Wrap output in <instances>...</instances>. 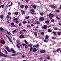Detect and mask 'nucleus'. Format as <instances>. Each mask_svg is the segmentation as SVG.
Returning a JSON list of instances; mask_svg holds the SVG:
<instances>
[{
    "mask_svg": "<svg viewBox=\"0 0 61 61\" xmlns=\"http://www.w3.org/2000/svg\"><path fill=\"white\" fill-rule=\"evenodd\" d=\"M47 16L48 17H50V19H52L54 16V15H53L52 14L50 13L49 15H47Z\"/></svg>",
    "mask_w": 61,
    "mask_h": 61,
    "instance_id": "2",
    "label": "nucleus"
},
{
    "mask_svg": "<svg viewBox=\"0 0 61 61\" xmlns=\"http://www.w3.org/2000/svg\"><path fill=\"white\" fill-rule=\"evenodd\" d=\"M42 28H44V29H46L47 28V26L46 25H44L42 27Z\"/></svg>",
    "mask_w": 61,
    "mask_h": 61,
    "instance_id": "8",
    "label": "nucleus"
},
{
    "mask_svg": "<svg viewBox=\"0 0 61 61\" xmlns=\"http://www.w3.org/2000/svg\"><path fill=\"white\" fill-rule=\"evenodd\" d=\"M50 6L52 8H56V7L54 5H50Z\"/></svg>",
    "mask_w": 61,
    "mask_h": 61,
    "instance_id": "16",
    "label": "nucleus"
},
{
    "mask_svg": "<svg viewBox=\"0 0 61 61\" xmlns=\"http://www.w3.org/2000/svg\"><path fill=\"white\" fill-rule=\"evenodd\" d=\"M44 41L45 42H48V41H46V39H45Z\"/></svg>",
    "mask_w": 61,
    "mask_h": 61,
    "instance_id": "44",
    "label": "nucleus"
},
{
    "mask_svg": "<svg viewBox=\"0 0 61 61\" xmlns=\"http://www.w3.org/2000/svg\"><path fill=\"white\" fill-rule=\"evenodd\" d=\"M34 35L35 36H37V34H36V32H34Z\"/></svg>",
    "mask_w": 61,
    "mask_h": 61,
    "instance_id": "32",
    "label": "nucleus"
},
{
    "mask_svg": "<svg viewBox=\"0 0 61 61\" xmlns=\"http://www.w3.org/2000/svg\"><path fill=\"white\" fill-rule=\"evenodd\" d=\"M33 45H32V44H30L29 45V47H32Z\"/></svg>",
    "mask_w": 61,
    "mask_h": 61,
    "instance_id": "30",
    "label": "nucleus"
},
{
    "mask_svg": "<svg viewBox=\"0 0 61 61\" xmlns=\"http://www.w3.org/2000/svg\"><path fill=\"white\" fill-rule=\"evenodd\" d=\"M19 26H21V23H20L19 24Z\"/></svg>",
    "mask_w": 61,
    "mask_h": 61,
    "instance_id": "60",
    "label": "nucleus"
},
{
    "mask_svg": "<svg viewBox=\"0 0 61 61\" xmlns=\"http://www.w3.org/2000/svg\"><path fill=\"white\" fill-rule=\"evenodd\" d=\"M27 22L26 21H23V24H25L27 23Z\"/></svg>",
    "mask_w": 61,
    "mask_h": 61,
    "instance_id": "28",
    "label": "nucleus"
},
{
    "mask_svg": "<svg viewBox=\"0 0 61 61\" xmlns=\"http://www.w3.org/2000/svg\"><path fill=\"white\" fill-rule=\"evenodd\" d=\"M17 18H16L15 19H14L13 20V21H15L17 20Z\"/></svg>",
    "mask_w": 61,
    "mask_h": 61,
    "instance_id": "40",
    "label": "nucleus"
},
{
    "mask_svg": "<svg viewBox=\"0 0 61 61\" xmlns=\"http://www.w3.org/2000/svg\"><path fill=\"white\" fill-rule=\"evenodd\" d=\"M56 18L57 19H58V20H60V18H58V16H56Z\"/></svg>",
    "mask_w": 61,
    "mask_h": 61,
    "instance_id": "37",
    "label": "nucleus"
},
{
    "mask_svg": "<svg viewBox=\"0 0 61 61\" xmlns=\"http://www.w3.org/2000/svg\"><path fill=\"white\" fill-rule=\"evenodd\" d=\"M52 33L53 34H55V35H56V32H53Z\"/></svg>",
    "mask_w": 61,
    "mask_h": 61,
    "instance_id": "47",
    "label": "nucleus"
},
{
    "mask_svg": "<svg viewBox=\"0 0 61 61\" xmlns=\"http://www.w3.org/2000/svg\"><path fill=\"white\" fill-rule=\"evenodd\" d=\"M11 26H13L14 25H15V23H14V22H11Z\"/></svg>",
    "mask_w": 61,
    "mask_h": 61,
    "instance_id": "21",
    "label": "nucleus"
},
{
    "mask_svg": "<svg viewBox=\"0 0 61 61\" xmlns=\"http://www.w3.org/2000/svg\"><path fill=\"white\" fill-rule=\"evenodd\" d=\"M51 22H54V19H52V20H51Z\"/></svg>",
    "mask_w": 61,
    "mask_h": 61,
    "instance_id": "48",
    "label": "nucleus"
},
{
    "mask_svg": "<svg viewBox=\"0 0 61 61\" xmlns=\"http://www.w3.org/2000/svg\"><path fill=\"white\" fill-rule=\"evenodd\" d=\"M45 23L46 24H49V21H46L45 22Z\"/></svg>",
    "mask_w": 61,
    "mask_h": 61,
    "instance_id": "22",
    "label": "nucleus"
},
{
    "mask_svg": "<svg viewBox=\"0 0 61 61\" xmlns=\"http://www.w3.org/2000/svg\"><path fill=\"white\" fill-rule=\"evenodd\" d=\"M1 43L3 45H4L5 44V41L4 40H1Z\"/></svg>",
    "mask_w": 61,
    "mask_h": 61,
    "instance_id": "3",
    "label": "nucleus"
},
{
    "mask_svg": "<svg viewBox=\"0 0 61 61\" xmlns=\"http://www.w3.org/2000/svg\"><path fill=\"white\" fill-rule=\"evenodd\" d=\"M31 25L32 26H34V25L33 24H31Z\"/></svg>",
    "mask_w": 61,
    "mask_h": 61,
    "instance_id": "64",
    "label": "nucleus"
},
{
    "mask_svg": "<svg viewBox=\"0 0 61 61\" xmlns=\"http://www.w3.org/2000/svg\"><path fill=\"white\" fill-rule=\"evenodd\" d=\"M0 30L1 32H3V31L4 30V29L2 27H1L0 28Z\"/></svg>",
    "mask_w": 61,
    "mask_h": 61,
    "instance_id": "14",
    "label": "nucleus"
},
{
    "mask_svg": "<svg viewBox=\"0 0 61 61\" xmlns=\"http://www.w3.org/2000/svg\"><path fill=\"white\" fill-rule=\"evenodd\" d=\"M52 39H56V38H55L54 37H52Z\"/></svg>",
    "mask_w": 61,
    "mask_h": 61,
    "instance_id": "43",
    "label": "nucleus"
},
{
    "mask_svg": "<svg viewBox=\"0 0 61 61\" xmlns=\"http://www.w3.org/2000/svg\"><path fill=\"white\" fill-rule=\"evenodd\" d=\"M16 31V30H15L12 31V33H15Z\"/></svg>",
    "mask_w": 61,
    "mask_h": 61,
    "instance_id": "29",
    "label": "nucleus"
},
{
    "mask_svg": "<svg viewBox=\"0 0 61 61\" xmlns=\"http://www.w3.org/2000/svg\"><path fill=\"white\" fill-rule=\"evenodd\" d=\"M22 45L23 46H25V48H28V46H27V45L25 43H23Z\"/></svg>",
    "mask_w": 61,
    "mask_h": 61,
    "instance_id": "7",
    "label": "nucleus"
},
{
    "mask_svg": "<svg viewBox=\"0 0 61 61\" xmlns=\"http://www.w3.org/2000/svg\"><path fill=\"white\" fill-rule=\"evenodd\" d=\"M7 18H9V16L7 15L6 16Z\"/></svg>",
    "mask_w": 61,
    "mask_h": 61,
    "instance_id": "42",
    "label": "nucleus"
},
{
    "mask_svg": "<svg viewBox=\"0 0 61 61\" xmlns=\"http://www.w3.org/2000/svg\"><path fill=\"white\" fill-rule=\"evenodd\" d=\"M33 47H38V44H36V45H33Z\"/></svg>",
    "mask_w": 61,
    "mask_h": 61,
    "instance_id": "9",
    "label": "nucleus"
},
{
    "mask_svg": "<svg viewBox=\"0 0 61 61\" xmlns=\"http://www.w3.org/2000/svg\"><path fill=\"white\" fill-rule=\"evenodd\" d=\"M0 17L1 18V19H2V20L3 18L4 17V16H3V15H1L0 16Z\"/></svg>",
    "mask_w": 61,
    "mask_h": 61,
    "instance_id": "18",
    "label": "nucleus"
},
{
    "mask_svg": "<svg viewBox=\"0 0 61 61\" xmlns=\"http://www.w3.org/2000/svg\"><path fill=\"white\" fill-rule=\"evenodd\" d=\"M32 7L34 9H36V5H33Z\"/></svg>",
    "mask_w": 61,
    "mask_h": 61,
    "instance_id": "15",
    "label": "nucleus"
},
{
    "mask_svg": "<svg viewBox=\"0 0 61 61\" xmlns=\"http://www.w3.org/2000/svg\"><path fill=\"white\" fill-rule=\"evenodd\" d=\"M46 38L45 39H47L49 38V37L47 36V35H46L45 36Z\"/></svg>",
    "mask_w": 61,
    "mask_h": 61,
    "instance_id": "19",
    "label": "nucleus"
},
{
    "mask_svg": "<svg viewBox=\"0 0 61 61\" xmlns=\"http://www.w3.org/2000/svg\"><path fill=\"white\" fill-rule=\"evenodd\" d=\"M8 15H11V13L10 12H8Z\"/></svg>",
    "mask_w": 61,
    "mask_h": 61,
    "instance_id": "49",
    "label": "nucleus"
},
{
    "mask_svg": "<svg viewBox=\"0 0 61 61\" xmlns=\"http://www.w3.org/2000/svg\"><path fill=\"white\" fill-rule=\"evenodd\" d=\"M12 53H15L16 52V51H14L12 52Z\"/></svg>",
    "mask_w": 61,
    "mask_h": 61,
    "instance_id": "41",
    "label": "nucleus"
},
{
    "mask_svg": "<svg viewBox=\"0 0 61 61\" xmlns=\"http://www.w3.org/2000/svg\"><path fill=\"white\" fill-rule=\"evenodd\" d=\"M26 2L27 3H28V2H29V0H26Z\"/></svg>",
    "mask_w": 61,
    "mask_h": 61,
    "instance_id": "62",
    "label": "nucleus"
},
{
    "mask_svg": "<svg viewBox=\"0 0 61 61\" xmlns=\"http://www.w3.org/2000/svg\"><path fill=\"white\" fill-rule=\"evenodd\" d=\"M12 56H16V53L13 54Z\"/></svg>",
    "mask_w": 61,
    "mask_h": 61,
    "instance_id": "27",
    "label": "nucleus"
},
{
    "mask_svg": "<svg viewBox=\"0 0 61 61\" xmlns=\"http://www.w3.org/2000/svg\"><path fill=\"white\" fill-rule=\"evenodd\" d=\"M8 51L9 52H12V51H11V50H10V49H9V50L7 51Z\"/></svg>",
    "mask_w": 61,
    "mask_h": 61,
    "instance_id": "35",
    "label": "nucleus"
},
{
    "mask_svg": "<svg viewBox=\"0 0 61 61\" xmlns=\"http://www.w3.org/2000/svg\"><path fill=\"white\" fill-rule=\"evenodd\" d=\"M7 33L8 35H11V34L10 32H7Z\"/></svg>",
    "mask_w": 61,
    "mask_h": 61,
    "instance_id": "33",
    "label": "nucleus"
},
{
    "mask_svg": "<svg viewBox=\"0 0 61 61\" xmlns=\"http://www.w3.org/2000/svg\"><path fill=\"white\" fill-rule=\"evenodd\" d=\"M17 43H19V40H18L17 41Z\"/></svg>",
    "mask_w": 61,
    "mask_h": 61,
    "instance_id": "61",
    "label": "nucleus"
},
{
    "mask_svg": "<svg viewBox=\"0 0 61 61\" xmlns=\"http://www.w3.org/2000/svg\"><path fill=\"white\" fill-rule=\"evenodd\" d=\"M37 51V49L36 48H34L33 50V52H36Z\"/></svg>",
    "mask_w": 61,
    "mask_h": 61,
    "instance_id": "11",
    "label": "nucleus"
},
{
    "mask_svg": "<svg viewBox=\"0 0 61 61\" xmlns=\"http://www.w3.org/2000/svg\"><path fill=\"white\" fill-rule=\"evenodd\" d=\"M57 33L59 35H61V32H57Z\"/></svg>",
    "mask_w": 61,
    "mask_h": 61,
    "instance_id": "39",
    "label": "nucleus"
},
{
    "mask_svg": "<svg viewBox=\"0 0 61 61\" xmlns=\"http://www.w3.org/2000/svg\"><path fill=\"white\" fill-rule=\"evenodd\" d=\"M21 12L22 14H24L25 13V11L21 10Z\"/></svg>",
    "mask_w": 61,
    "mask_h": 61,
    "instance_id": "25",
    "label": "nucleus"
},
{
    "mask_svg": "<svg viewBox=\"0 0 61 61\" xmlns=\"http://www.w3.org/2000/svg\"><path fill=\"white\" fill-rule=\"evenodd\" d=\"M56 12H57V13L59 12V11L58 10H56Z\"/></svg>",
    "mask_w": 61,
    "mask_h": 61,
    "instance_id": "55",
    "label": "nucleus"
},
{
    "mask_svg": "<svg viewBox=\"0 0 61 61\" xmlns=\"http://www.w3.org/2000/svg\"><path fill=\"white\" fill-rule=\"evenodd\" d=\"M47 59H50V57L49 56H48L47 57Z\"/></svg>",
    "mask_w": 61,
    "mask_h": 61,
    "instance_id": "46",
    "label": "nucleus"
},
{
    "mask_svg": "<svg viewBox=\"0 0 61 61\" xmlns=\"http://www.w3.org/2000/svg\"><path fill=\"white\" fill-rule=\"evenodd\" d=\"M60 49H57V52H59V51H60Z\"/></svg>",
    "mask_w": 61,
    "mask_h": 61,
    "instance_id": "36",
    "label": "nucleus"
},
{
    "mask_svg": "<svg viewBox=\"0 0 61 61\" xmlns=\"http://www.w3.org/2000/svg\"><path fill=\"white\" fill-rule=\"evenodd\" d=\"M19 38H25V36L24 35H21L20 36Z\"/></svg>",
    "mask_w": 61,
    "mask_h": 61,
    "instance_id": "6",
    "label": "nucleus"
},
{
    "mask_svg": "<svg viewBox=\"0 0 61 61\" xmlns=\"http://www.w3.org/2000/svg\"><path fill=\"white\" fill-rule=\"evenodd\" d=\"M16 24H18V23H19V21H18L17 20L16 21Z\"/></svg>",
    "mask_w": 61,
    "mask_h": 61,
    "instance_id": "53",
    "label": "nucleus"
},
{
    "mask_svg": "<svg viewBox=\"0 0 61 61\" xmlns=\"http://www.w3.org/2000/svg\"><path fill=\"white\" fill-rule=\"evenodd\" d=\"M44 35V32H43L41 33V35L42 36H43V35Z\"/></svg>",
    "mask_w": 61,
    "mask_h": 61,
    "instance_id": "50",
    "label": "nucleus"
},
{
    "mask_svg": "<svg viewBox=\"0 0 61 61\" xmlns=\"http://www.w3.org/2000/svg\"><path fill=\"white\" fill-rule=\"evenodd\" d=\"M46 52V51L45 50H41L40 51V52L41 53H45Z\"/></svg>",
    "mask_w": 61,
    "mask_h": 61,
    "instance_id": "10",
    "label": "nucleus"
},
{
    "mask_svg": "<svg viewBox=\"0 0 61 61\" xmlns=\"http://www.w3.org/2000/svg\"><path fill=\"white\" fill-rule=\"evenodd\" d=\"M52 30H50V29H49L48 30V32H51Z\"/></svg>",
    "mask_w": 61,
    "mask_h": 61,
    "instance_id": "31",
    "label": "nucleus"
},
{
    "mask_svg": "<svg viewBox=\"0 0 61 61\" xmlns=\"http://www.w3.org/2000/svg\"><path fill=\"white\" fill-rule=\"evenodd\" d=\"M24 42H25V44H28V43H27V41L26 40H24Z\"/></svg>",
    "mask_w": 61,
    "mask_h": 61,
    "instance_id": "26",
    "label": "nucleus"
},
{
    "mask_svg": "<svg viewBox=\"0 0 61 61\" xmlns=\"http://www.w3.org/2000/svg\"><path fill=\"white\" fill-rule=\"evenodd\" d=\"M8 39L11 43H13V41L11 40V39L9 37H8Z\"/></svg>",
    "mask_w": 61,
    "mask_h": 61,
    "instance_id": "17",
    "label": "nucleus"
},
{
    "mask_svg": "<svg viewBox=\"0 0 61 61\" xmlns=\"http://www.w3.org/2000/svg\"><path fill=\"white\" fill-rule=\"evenodd\" d=\"M28 8V7L27 6V5H26L25 6V9H27V8Z\"/></svg>",
    "mask_w": 61,
    "mask_h": 61,
    "instance_id": "20",
    "label": "nucleus"
},
{
    "mask_svg": "<svg viewBox=\"0 0 61 61\" xmlns=\"http://www.w3.org/2000/svg\"><path fill=\"white\" fill-rule=\"evenodd\" d=\"M30 12H32L30 13V14H36L35 13H34L35 12V10H34V9H32L31 10H30Z\"/></svg>",
    "mask_w": 61,
    "mask_h": 61,
    "instance_id": "1",
    "label": "nucleus"
},
{
    "mask_svg": "<svg viewBox=\"0 0 61 61\" xmlns=\"http://www.w3.org/2000/svg\"><path fill=\"white\" fill-rule=\"evenodd\" d=\"M44 18L43 17H41L39 18V20L40 21H42L44 20Z\"/></svg>",
    "mask_w": 61,
    "mask_h": 61,
    "instance_id": "5",
    "label": "nucleus"
},
{
    "mask_svg": "<svg viewBox=\"0 0 61 61\" xmlns=\"http://www.w3.org/2000/svg\"><path fill=\"white\" fill-rule=\"evenodd\" d=\"M33 47H30V51H32V50H33Z\"/></svg>",
    "mask_w": 61,
    "mask_h": 61,
    "instance_id": "24",
    "label": "nucleus"
},
{
    "mask_svg": "<svg viewBox=\"0 0 61 61\" xmlns=\"http://www.w3.org/2000/svg\"><path fill=\"white\" fill-rule=\"evenodd\" d=\"M1 6L2 8H4L5 7L4 6V5H1Z\"/></svg>",
    "mask_w": 61,
    "mask_h": 61,
    "instance_id": "51",
    "label": "nucleus"
},
{
    "mask_svg": "<svg viewBox=\"0 0 61 61\" xmlns=\"http://www.w3.org/2000/svg\"><path fill=\"white\" fill-rule=\"evenodd\" d=\"M56 52V51H53V53H55V52Z\"/></svg>",
    "mask_w": 61,
    "mask_h": 61,
    "instance_id": "63",
    "label": "nucleus"
},
{
    "mask_svg": "<svg viewBox=\"0 0 61 61\" xmlns=\"http://www.w3.org/2000/svg\"><path fill=\"white\" fill-rule=\"evenodd\" d=\"M0 54H1V55H2V56H3V57H7V56L5 55H4L3 53H2L1 52H0Z\"/></svg>",
    "mask_w": 61,
    "mask_h": 61,
    "instance_id": "4",
    "label": "nucleus"
},
{
    "mask_svg": "<svg viewBox=\"0 0 61 61\" xmlns=\"http://www.w3.org/2000/svg\"><path fill=\"white\" fill-rule=\"evenodd\" d=\"M40 15H44V13H41L40 14Z\"/></svg>",
    "mask_w": 61,
    "mask_h": 61,
    "instance_id": "45",
    "label": "nucleus"
},
{
    "mask_svg": "<svg viewBox=\"0 0 61 61\" xmlns=\"http://www.w3.org/2000/svg\"><path fill=\"white\" fill-rule=\"evenodd\" d=\"M20 7L21 8H23L24 7V5H21L20 6Z\"/></svg>",
    "mask_w": 61,
    "mask_h": 61,
    "instance_id": "13",
    "label": "nucleus"
},
{
    "mask_svg": "<svg viewBox=\"0 0 61 61\" xmlns=\"http://www.w3.org/2000/svg\"><path fill=\"white\" fill-rule=\"evenodd\" d=\"M22 58H25V56H24V55L22 56Z\"/></svg>",
    "mask_w": 61,
    "mask_h": 61,
    "instance_id": "54",
    "label": "nucleus"
},
{
    "mask_svg": "<svg viewBox=\"0 0 61 61\" xmlns=\"http://www.w3.org/2000/svg\"><path fill=\"white\" fill-rule=\"evenodd\" d=\"M6 50H7V51L9 50V49H8V48H9L7 46L6 47Z\"/></svg>",
    "mask_w": 61,
    "mask_h": 61,
    "instance_id": "34",
    "label": "nucleus"
},
{
    "mask_svg": "<svg viewBox=\"0 0 61 61\" xmlns=\"http://www.w3.org/2000/svg\"><path fill=\"white\" fill-rule=\"evenodd\" d=\"M11 50L12 52H13V51H14V49H13V48H12L11 49Z\"/></svg>",
    "mask_w": 61,
    "mask_h": 61,
    "instance_id": "58",
    "label": "nucleus"
},
{
    "mask_svg": "<svg viewBox=\"0 0 61 61\" xmlns=\"http://www.w3.org/2000/svg\"><path fill=\"white\" fill-rule=\"evenodd\" d=\"M19 13L18 12H15V13H13V14H14V15H16V14H18Z\"/></svg>",
    "mask_w": 61,
    "mask_h": 61,
    "instance_id": "23",
    "label": "nucleus"
},
{
    "mask_svg": "<svg viewBox=\"0 0 61 61\" xmlns=\"http://www.w3.org/2000/svg\"><path fill=\"white\" fill-rule=\"evenodd\" d=\"M30 17L29 16L26 17V19H28V18H29Z\"/></svg>",
    "mask_w": 61,
    "mask_h": 61,
    "instance_id": "38",
    "label": "nucleus"
},
{
    "mask_svg": "<svg viewBox=\"0 0 61 61\" xmlns=\"http://www.w3.org/2000/svg\"><path fill=\"white\" fill-rule=\"evenodd\" d=\"M13 27H16V26L15 25L13 26Z\"/></svg>",
    "mask_w": 61,
    "mask_h": 61,
    "instance_id": "57",
    "label": "nucleus"
},
{
    "mask_svg": "<svg viewBox=\"0 0 61 61\" xmlns=\"http://www.w3.org/2000/svg\"><path fill=\"white\" fill-rule=\"evenodd\" d=\"M26 31V30H25V29H23V30H22V31H24V32H25V31Z\"/></svg>",
    "mask_w": 61,
    "mask_h": 61,
    "instance_id": "56",
    "label": "nucleus"
},
{
    "mask_svg": "<svg viewBox=\"0 0 61 61\" xmlns=\"http://www.w3.org/2000/svg\"><path fill=\"white\" fill-rule=\"evenodd\" d=\"M27 28H30V25H28L27 26Z\"/></svg>",
    "mask_w": 61,
    "mask_h": 61,
    "instance_id": "52",
    "label": "nucleus"
},
{
    "mask_svg": "<svg viewBox=\"0 0 61 61\" xmlns=\"http://www.w3.org/2000/svg\"><path fill=\"white\" fill-rule=\"evenodd\" d=\"M55 30H57V28H55L54 29Z\"/></svg>",
    "mask_w": 61,
    "mask_h": 61,
    "instance_id": "59",
    "label": "nucleus"
},
{
    "mask_svg": "<svg viewBox=\"0 0 61 61\" xmlns=\"http://www.w3.org/2000/svg\"><path fill=\"white\" fill-rule=\"evenodd\" d=\"M20 43H19V44H17V46H16L18 48H20V46H19V45H20Z\"/></svg>",
    "mask_w": 61,
    "mask_h": 61,
    "instance_id": "12",
    "label": "nucleus"
}]
</instances>
